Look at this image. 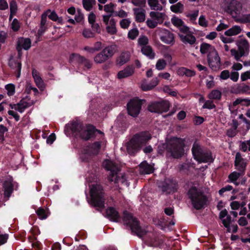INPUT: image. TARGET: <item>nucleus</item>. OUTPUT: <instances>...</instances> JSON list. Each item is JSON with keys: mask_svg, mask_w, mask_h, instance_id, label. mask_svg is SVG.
<instances>
[{"mask_svg": "<svg viewBox=\"0 0 250 250\" xmlns=\"http://www.w3.org/2000/svg\"><path fill=\"white\" fill-rule=\"evenodd\" d=\"M186 147L184 139L177 137H171L166 139L165 142L158 146V153H165L167 159H180L185 154Z\"/></svg>", "mask_w": 250, "mask_h": 250, "instance_id": "nucleus-1", "label": "nucleus"}, {"mask_svg": "<svg viewBox=\"0 0 250 250\" xmlns=\"http://www.w3.org/2000/svg\"><path fill=\"white\" fill-rule=\"evenodd\" d=\"M151 138V134L147 131H141L134 135L127 145L128 154L135 155Z\"/></svg>", "mask_w": 250, "mask_h": 250, "instance_id": "nucleus-2", "label": "nucleus"}, {"mask_svg": "<svg viewBox=\"0 0 250 250\" xmlns=\"http://www.w3.org/2000/svg\"><path fill=\"white\" fill-rule=\"evenodd\" d=\"M187 195L190 200L193 207L196 210H200L207 205V196L204 192L194 186H191L188 190Z\"/></svg>", "mask_w": 250, "mask_h": 250, "instance_id": "nucleus-3", "label": "nucleus"}, {"mask_svg": "<svg viewBox=\"0 0 250 250\" xmlns=\"http://www.w3.org/2000/svg\"><path fill=\"white\" fill-rule=\"evenodd\" d=\"M91 196L90 204L94 207L104 209L106 200L105 193L103 187L100 184H93L90 189Z\"/></svg>", "mask_w": 250, "mask_h": 250, "instance_id": "nucleus-4", "label": "nucleus"}, {"mask_svg": "<svg viewBox=\"0 0 250 250\" xmlns=\"http://www.w3.org/2000/svg\"><path fill=\"white\" fill-rule=\"evenodd\" d=\"M123 221L124 224L130 228L132 232L140 238L146 234L147 231L140 226L139 220L129 211H123Z\"/></svg>", "mask_w": 250, "mask_h": 250, "instance_id": "nucleus-5", "label": "nucleus"}, {"mask_svg": "<svg viewBox=\"0 0 250 250\" xmlns=\"http://www.w3.org/2000/svg\"><path fill=\"white\" fill-rule=\"evenodd\" d=\"M191 151L194 160L199 163H210L214 161L211 152L209 150H204L196 142L193 144Z\"/></svg>", "mask_w": 250, "mask_h": 250, "instance_id": "nucleus-6", "label": "nucleus"}, {"mask_svg": "<svg viewBox=\"0 0 250 250\" xmlns=\"http://www.w3.org/2000/svg\"><path fill=\"white\" fill-rule=\"evenodd\" d=\"M103 166L106 170L110 171V180L111 181H114L116 184L120 182L123 184L126 181L125 174L120 176L118 174L120 168L113 161L108 159L104 160L103 162Z\"/></svg>", "mask_w": 250, "mask_h": 250, "instance_id": "nucleus-7", "label": "nucleus"}, {"mask_svg": "<svg viewBox=\"0 0 250 250\" xmlns=\"http://www.w3.org/2000/svg\"><path fill=\"white\" fill-rule=\"evenodd\" d=\"M145 102V100L140 99L138 97L131 99L126 104L128 114L134 118L138 117Z\"/></svg>", "mask_w": 250, "mask_h": 250, "instance_id": "nucleus-8", "label": "nucleus"}, {"mask_svg": "<svg viewBox=\"0 0 250 250\" xmlns=\"http://www.w3.org/2000/svg\"><path fill=\"white\" fill-rule=\"evenodd\" d=\"M159 188L163 192L166 194H171L177 191L179 185L175 178L170 177L165 178Z\"/></svg>", "mask_w": 250, "mask_h": 250, "instance_id": "nucleus-9", "label": "nucleus"}, {"mask_svg": "<svg viewBox=\"0 0 250 250\" xmlns=\"http://www.w3.org/2000/svg\"><path fill=\"white\" fill-rule=\"evenodd\" d=\"M170 107V103L167 101L154 102L149 104L147 109L151 113H162L167 112Z\"/></svg>", "mask_w": 250, "mask_h": 250, "instance_id": "nucleus-10", "label": "nucleus"}, {"mask_svg": "<svg viewBox=\"0 0 250 250\" xmlns=\"http://www.w3.org/2000/svg\"><path fill=\"white\" fill-rule=\"evenodd\" d=\"M67 127L75 137L79 136L84 140L83 134H84L87 129V125L84 126L83 123L80 121H73L67 125Z\"/></svg>", "mask_w": 250, "mask_h": 250, "instance_id": "nucleus-11", "label": "nucleus"}, {"mask_svg": "<svg viewBox=\"0 0 250 250\" xmlns=\"http://www.w3.org/2000/svg\"><path fill=\"white\" fill-rule=\"evenodd\" d=\"M207 60L210 67L212 69H216L221 65L220 58L215 49H213L208 53Z\"/></svg>", "mask_w": 250, "mask_h": 250, "instance_id": "nucleus-12", "label": "nucleus"}, {"mask_svg": "<svg viewBox=\"0 0 250 250\" xmlns=\"http://www.w3.org/2000/svg\"><path fill=\"white\" fill-rule=\"evenodd\" d=\"M159 36L160 40L166 44L173 45L175 42L174 34L167 29H162Z\"/></svg>", "mask_w": 250, "mask_h": 250, "instance_id": "nucleus-13", "label": "nucleus"}, {"mask_svg": "<svg viewBox=\"0 0 250 250\" xmlns=\"http://www.w3.org/2000/svg\"><path fill=\"white\" fill-rule=\"evenodd\" d=\"M69 61L71 62L76 61L79 64H83L84 67L87 69H90L92 65V62L89 60L79 54L75 53H72L70 55Z\"/></svg>", "mask_w": 250, "mask_h": 250, "instance_id": "nucleus-14", "label": "nucleus"}, {"mask_svg": "<svg viewBox=\"0 0 250 250\" xmlns=\"http://www.w3.org/2000/svg\"><path fill=\"white\" fill-rule=\"evenodd\" d=\"M247 163L245 162L244 159L242 157L240 152H237L235 155L234 161V166L239 172L243 173V175L245 173Z\"/></svg>", "mask_w": 250, "mask_h": 250, "instance_id": "nucleus-15", "label": "nucleus"}, {"mask_svg": "<svg viewBox=\"0 0 250 250\" xmlns=\"http://www.w3.org/2000/svg\"><path fill=\"white\" fill-rule=\"evenodd\" d=\"M98 132L99 134H103V133L100 130L92 125H87V129L85 131L84 134H83V137L84 141H87L95 136V133Z\"/></svg>", "mask_w": 250, "mask_h": 250, "instance_id": "nucleus-16", "label": "nucleus"}, {"mask_svg": "<svg viewBox=\"0 0 250 250\" xmlns=\"http://www.w3.org/2000/svg\"><path fill=\"white\" fill-rule=\"evenodd\" d=\"M242 8V6L240 2L236 0H232L228 6V10L232 14L234 13L237 15L240 14Z\"/></svg>", "mask_w": 250, "mask_h": 250, "instance_id": "nucleus-17", "label": "nucleus"}, {"mask_svg": "<svg viewBox=\"0 0 250 250\" xmlns=\"http://www.w3.org/2000/svg\"><path fill=\"white\" fill-rule=\"evenodd\" d=\"M107 217L110 220L118 222L121 219V216L117 210L114 207H108L106 210Z\"/></svg>", "mask_w": 250, "mask_h": 250, "instance_id": "nucleus-18", "label": "nucleus"}, {"mask_svg": "<svg viewBox=\"0 0 250 250\" xmlns=\"http://www.w3.org/2000/svg\"><path fill=\"white\" fill-rule=\"evenodd\" d=\"M134 72V67L133 65H128L124 70L120 71L117 74V78L119 79L125 78L131 76Z\"/></svg>", "mask_w": 250, "mask_h": 250, "instance_id": "nucleus-19", "label": "nucleus"}, {"mask_svg": "<svg viewBox=\"0 0 250 250\" xmlns=\"http://www.w3.org/2000/svg\"><path fill=\"white\" fill-rule=\"evenodd\" d=\"M4 197L8 200L11 196L14 190V186L11 181H5L3 183Z\"/></svg>", "mask_w": 250, "mask_h": 250, "instance_id": "nucleus-20", "label": "nucleus"}, {"mask_svg": "<svg viewBox=\"0 0 250 250\" xmlns=\"http://www.w3.org/2000/svg\"><path fill=\"white\" fill-rule=\"evenodd\" d=\"M133 10L135 16V20L137 22H142L145 21L146 11L144 9L134 8Z\"/></svg>", "mask_w": 250, "mask_h": 250, "instance_id": "nucleus-21", "label": "nucleus"}, {"mask_svg": "<svg viewBox=\"0 0 250 250\" xmlns=\"http://www.w3.org/2000/svg\"><path fill=\"white\" fill-rule=\"evenodd\" d=\"M163 241L161 239L156 236H152L149 237L146 241L147 245L150 247H159L163 243Z\"/></svg>", "mask_w": 250, "mask_h": 250, "instance_id": "nucleus-22", "label": "nucleus"}, {"mask_svg": "<svg viewBox=\"0 0 250 250\" xmlns=\"http://www.w3.org/2000/svg\"><path fill=\"white\" fill-rule=\"evenodd\" d=\"M31 44V41L29 38H21L18 42L17 50L19 51V48H23L24 50H28Z\"/></svg>", "mask_w": 250, "mask_h": 250, "instance_id": "nucleus-23", "label": "nucleus"}, {"mask_svg": "<svg viewBox=\"0 0 250 250\" xmlns=\"http://www.w3.org/2000/svg\"><path fill=\"white\" fill-rule=\"evenodd\" d=\"M130 58V54L129 52H122L116 60L117 64L119 65H122L127 62L129 61Z\"/></svg>", "mask_w": 250, "mask_h": 250, "instance_id": "nucleus-24", "label": "nucleus"}, {"mask_svg": "<svg viewBox=\"0 0 250 250\" xmlns=\"http://www.w3.org/2000/svg\"><path fill=\"white\" fill-rule=\"evenodd\" d=\"M34 103H35L33 101L30 102H28L24 101V99H22L17 104L18 111L20 113H23L25 109L33 105Z\"/></svg>", "mask_w": 250, "mask_h": 250, "instance_id": "nucleus-25", "label": "nucleus"}, {"mask_svg": "<svg viewBox=\"0 0 250 250\" xmlns=\"http://www.w3.org/2000/svg\"><path fill=\"white\" fill-rule=\"evenodd\" d=\"M239 51L243 53L244 55L245 53L248 54L249 51V43L246 39L240 41L238 43Z\"/></svg>", "mask_w": 250, "mask_h": 250, "instance_id": "nucleus-26", "label": "nucleus"}, {"mask_svg": "<svg viewBox=\"0 0 250 250\" xmlns=\"http://www.w3.org/2000/svg\"><path fill=\"white\" fill-rule=\"evenodd\" d=\"M179 36L181 41L184 43H188L189 44L192 45L195 43L196 41L195 37L191 34H188L187 35L179 34Z\"/></svg>", "mask_w": 250, "mask_h": 250, "instance_id": "nucleus-27", "label": "nucleus"}, {"mask_svg": "<svg viewBox=\"0 0 250 250\" xmlns=\"http://www.w3.org/2000/svg\"><path fill=\"white\" fill-rule=\"evenodd\" d=\"M140 170L145 174H150L153 172V167L145 161L139 165Z\"/></svg>", "mask_w": 250, "mask_h": 250, "instance_id": "nucleus-28", "label": "nucleus"}, {"mask_svg": "<svg viewBox=\"0 0 250 250\" xmlns=\"http://www.w3.org/2000/svg\"><path fill=\"white\" fill-rule=\"evenodd\" d=\"M141 52L143 54L146 56L150 59H153L155 57V53L150 45L142 47Z\"/></svg>", "mask_w": 250, "mask_h": 250, "instance_id": "nucleus-29", "label": "nucleus"}, {"mask_svg": "<svg viewBox=\"0 0 250 250\" xmlns=\"http://www.w3.org/2000/svg\"><path fill=\"white\" fill-rule=\"evenodd\" d=\"M32 76L35 82L39 88L44 87V83L42 78L40 76L38 71L35 69L32 71Z\"/></svg>", "mask_w": 250, "mask_h": 250, "instance_id": "nucleus-30", "label": "nucleus"}, {"mask_svg": "<svg viewBox=\"0 0 250 250\" xmlns=\"http://www.w3.org/2000/svg\"><path fill=\"white\" fill-rule=\"evenodd\" d=\"M36 212L39 219L43 220L47 218L50 213L47 208H39L36 211Z\"/></svg>", "mask_w": 250, "mask_h": 250, "instance_id": "nucleus-31", "label": "nucleus"}, {"mask_svg": "<svg viewBox=\"0 0 250 250\" xmlns=\"http://www.w3.org/2000/svg\"><path fill=\"white\" fill-rule=\"evenodd\" d=\"M241 28L239 26L235 25L225 32V35L227 36H232L239 34L241 32Z\"/></svg>", "mask_w": 250, "mask_h": 250, "instance_id": "nucleus-32", "label": "nucleus"}, {"mask_svg": "<svg viewBox=\"0 0 250 250\" xmlns=\"http://www.w3.org/2000/svg\"><path fill=\"white\" fill-rule=\"evenodd\" d=\"M116 45L112 44L105 47L102 51L108 56V58L112 57L116 52Z\"/></svg>", "mask_w": 250, "mask_h": 250, "instance_id": "nucleus-33", "label": "nucleus"}, {"mask_svg": "<svg viewBox=\"0 0 250 250\" xmlns=\"http://www.w3.org/2000/svg\"><path fill=\"white\" fill-rule=\"evenodd\" d=\"M149 15L152 19L157 20L159 23H162L165 20L164 13L152 11L149 13Z\"/></svg>", "mask_w": 250, "mask_h": 250, "instance_id": "nucleus-34", "label": "nucleus"}, {"mask_svg": "<svg viewBox=\"0 0 250 250\" xmlns=\"http://www.w3.org/2000/svg\"><path fill=\"white\" fill-rule=\"evenodd\" d=\"M108 59V56L102 51L94 57V61L97 63H102Z\"/></svg>", "mask_w": 250, "mask_h": 250, "instance_id": "nucleus-35", "label": "nucleus"}, {"mask_svg": "<svg viewBox=\"0 0 250 250\" xmlns=\"http://www.w3.org/2000/svg\"><path fill=\"white\" fill-rule=\"evenodd\" d=\"M213 49L215 48L211 45L206 42H203L201 44L200 51L201 54H205L207 53H209L210 51L212 50Z\"/></svg>", "mask_w": 250, "mask_h": 250, "instance_id": "nucleus-36", "label": "nucleus"}, {"mask_svg": "<svg viewBox=\"0 0 250 250\" xmlns=\"http://www.w3.org/2000/svg\"><path fill=\"white\" fill-rule=\"evenodd\" d=\"M222 93L219 90H212L208 95L209 99L219 100L221 98Z\"/></svg>", "mask_w": 250, "mask_h": 250, "instance_id": "nucleus-37", "label": "nucleus"}, {"mask_svg": "<svg viewBox=\"0 0 250 250\" xmlns=\"http://www.w3.org/2000/svg\"><path fill=\"white\" fill-rule=\"evenodd\" d=\"M90 148L93 151L94 154H98L101 148V142L96 141L94 142L91 145Z\"/></svg>", "mask_w": 250, "mask_h": 250, "instance_id": "nucleus-38", "label": "nucleus"}, {"mask_svg": "<svg viewBox=\"0 0 250 250\" xmlns=\"http://www.w3.org/2000/svg\"><path fill=\"white\" fill-rule=\"evenodd\" d=\"M243 173L233 171L229 174L228 178L230 182H235L240 176H243Z\"/></svg>", "mask_w": 250, "mask_h": 250, "instance_id": "nucleus-39", "label": "nucleus"}, {"mask_svg": "<svg viewBox=\"0 0 250 250\" xmlns=\"http://www.w3.org/2000/svg\"><path fill=\"white\" fill-rule=\"evenodd\" d=\"M250 90V87L245 83H242L237 86L236 89V92L237 93H246L248 92Z\"/></svg>", "mask_w": 250, "mask_h": 250, "instance_id": "nucleus-40", "label": "nucleus"}, {"mask_svg": "<svg viewBox=\"0 0 250 250\" xmlns=\"http://www.w3.org/2000/svg\"><path fill=\"white\" fill-rule=\"evenodd\" d=\"M184 5L181 2H178L175 5L170 6V10L175 13H180L182 12Z\"/></svg>", "mask_w": 250, "mask_h": 250, "instance_id": "nucleus-41", "label": "nucleus"}, {"mask_svg": "<svg viewBox=\"0 0 250 250\" xmlns=\"http://www.w3.org/2000/svg\"><path fill=\"white\" fill-rule=\"evenodd\" d=\"M236 21L244 24L250 23V14L242 15V16L237 19Z\"/></svg>", "mask_w": 250, "mask_h": 250, "instance_id": "nucleus-42", "label": "nucleus"}, {"mask_svg": "<svg viewBox=\"0 0 250 250\" xmlns=\"http://www.w3.org/2000/svg\"><path fill=\"white\" fill-rule=\"evenodd\" d=\"M139 33V32L138 29L137 28H135L128 31L127 36L129 39L133 40H135L138 36Z\"/></svg>", "mask_w": 250, "mask_h": 250, "instance_id": "nucleus-43", "label": "nucleus"}, {"mask_svg": "<svg viewBox=\"0 0 250 250\" xmlns=\"http://www.w3.org/2000/svg\"><path fill=\"white\" fill-rule=\"evenodd\" d=\"M167 65L166 61L163 59H159L156 64V68L158 70L164 69Z\"/></svg>", "mask_w": 250, "mask_h": 250, "instance_id": "nucleus-44", "label": "nucleus"}, {"mask_svg": "<svg viewBox=\"0 0 250 250\" xmlns=\"http://www.w3.org/2000/svg\"><path fill=\"white\" fill-rule=\"evenodd\" d=\"M138 44L142 47L147 46L148 39L146 36L142 35L138 38Z\"/></svg>", "mask_w": 250, "mask_h": 250, "instance_id": "nucleus-45", "label": "nucleus"}, {"mask_svg": "<svg viewBox=\"0 0 250 250\" xmlns=\"http://www.w3.org/2000/svg\"><path fill=\"white\" fill-rule=\"evenodd\" d=\"M231 55L234 57L235 59L237 61H242L241 58L244 56V54L239 51V52L235 49L230 50Z\"/></svg>", "mask_w": 250, "mask_h": 250, "instance_id": "nucleus-46", "label": "nucleus"}, {"mask_svg": "<svg viewBox=\"0 0 250 250\" xmlns=\"http://www.w3.org/2000/svg\"><path fill=\"white\" fill-rule=\"evenodd\" d=\"M47 16L48 17L49 19L53 21H58L59 23H62V17L59 18L58 15L55 11L51 12L50 15H49L48 16L47 15Z\"/></svg>", "mask_w": 250, "mask_h": 250, "instance_id": "nucleus-47", "label": "nucleus"}, {"mask_svg": "<svg viewBox=\"0 0 250 250\" xmlns=\"http://www.w3.org/2000/svg\"><path fill=\"white\" fill-rule=\"evenodd\" d=\"M5 89L7 90V94L11 96L13 95L15 93V86L12 83H9L5 85Z\"/></svg>", "mask_w": 250, "mask_h": 250, "instance_id": "nucleus-48", "label": "nucleus"}, {"mask_svg": "<svg viewBox=\"0 0 250 250\" xmlns=\"http://www.w3.org/2000/svg\"><path fill=\"white\" fill-rule=\"evenodd\" d=\"M172 23L177 27H180L181 26L183 25L184 21L181 19L176 16H174L171 19Z\"/></svg>", "mask_w": 250, "mask_h": 250, "instance_id": "nucleus-49", "label": "nucleus"}, {"mask_svg": "<svg viewBox=\"0 0 250 250\" xmlns=\"http://www.w3.org/2000/svg\"><path fill=\"white\" fill-rule=\"evenodd\" d=\"M10 13L12 14H16L18 10L17 3L16 0H12L10 2Z\"/></svg>", "mask_w": 250, "mask_h": 250, "instance_id": "nucleus-50", "label": "nucleus"}, {"mask_svg": "<svg viewBox=\"0 0 250 250\" xmlns=\"http://www.w3.org/2000/svg\"><path fill=\"white\" fill-rule=\"evenodd\" d=\"M243 102H245L246 103L245 105L247 106L250 105V99L240 98H237L236 99L235 101L233 103V106H236L237 105L241 104V103Z\"/></svg>", "mask_w": 250, "mask_h": 250, "instance_id": "nucleus-51", "label": "nucleus"}, {"mask_svg": "<svg viewBox=\"0 0 250 250\" xmlns=\"http://www.w3.org/2000/svg\"><path fill=\"white\" fill-rule=\"evenodd\" d=\"M202 107L203 108H207L212 109L216 107V105L214 104L213 102L210 100L206 101Z\"/></svg>", "mask_w": 250, "mask_h": 250, "instance_id": "nucleus-52", "label": "nucleus"}, {"mask_svg": "<svg viewBox=\"0 0 250 250\" xmlns=\"http://www.w3.org/2000/svg\"><path fill=\"white\" fill-rule=\"evenodd\" d=\"M20 28V25L18 20L14 19L11 23V28L14 32L18 31Z\"/></svg>", "mask_w": 250, "mask_h": 250, "instance_id": "nucleus-53", "label": "nucleus"}, {"mask_svg": "<svg viewBox=\"0 0 250 250\" xmlns=\"http://www.w3.org/2000/svg\"><path fill=\"white\" fill-rule=\"evenodd\" d=\"M83 8L87 11H90L93 6L90 0H83Z\"/></svg>", "mask_w": 250, "mask_h": 250, "instance_id": "nucleus-54", "label": "nucleus"}, {"mask_svg": "<svg viewBox=\"0 0 250 250\" xmlns=\"http://www.w3.org/2000/svg\"><path fill=\"white\" fill-rule=\"evenodd\" d=\"M226 217V219H223L222 223L225 228H229V225H230L234 220H232L231 217L229 215H228Z\"/></svg>", "mask_w": 250, "mask_h": 250, "instance_id": "nucleus-55", "label": "nucleus"}, {"mask_svg": "<svg viewBox=\"0 0 250 250\" xmlns=\"http://www.w3.org/2000/svg\"><path fill=\"white\" fill-rule=\"evenodd\" d=\"M50 12V10H48L45 12H44L41 16V20L40 24L42 25H47V12Z\"/></svg>", "mask_w": 250, "mask_h": 250, "instance_id": "nucleus-56", "label": "nucleus"}, {"mask_svg": "<svg viewBox=\"0 0 250 250\" xmlns=\"http://www.w3.org/2000/svg\"><path fill=\"white\" fill-rule=\"evenodd\" d=\"M130 23V21L128 19H124L122 20L120 22V26L122 28L126 29L127 28Z\"/></svg>", "mask_w": 250, "mask_h": 250, "instance_id": "nucleus-57", "label": "nucleus"}, {"mask_svg": "<svg viewBox=\"0 0 250 250\" xmlns=\"http://www.w3.org/2000/svg\"><path fill=\"white\" fill-rule=\"evenodd\" d=\"M83 35L86 38H90L94 37V33L89 29H84L83 31Z\"/></svg>", "mask_w": 250, "mask_h": 250, "instance_id": "nucleus-58", "label": "nucleus"}, {"mask_svg": "<svg viewBox=\"0 0 250 250\" xmlns=\"http://www.w3.org/2000/svg\"><path fill=\"white\" fill-rule=\"evenodd\" d=\"M114 4L112 3H110L104 5V10L107 13H110L111 14L114 12Z\"/></svg>", "mask_w": 250, "mask_h": 250, "instance_id": "nucleus-59", "label": "nucleus"}, {"mask_svg": "<svg viewBox=\"0 0 250 250\" xmlns=\"http://www.w3.org/2000/svg\"><path fill=\"white\" fill-rule=\"evenodd\" d=\"M230 76V73L228 70H224L222 71L220 75V78L222 80H227Z\"/></svg>", "mask_w": 250, "mask_h": 250, "instance_id": "nucleus-60", "label": "nucleus"}, {"mask_svg": "<svg viewBox=\"0 0 250 250\" xmlns=\"http://www.w3.org/2000/svg\"><path fill=\"white\" fill-rule=\"evenodd\" d=\"M47 28L48 25H42V24H40V28L37 32L38 36H42L47 30Z\"/></svg>", "mask_w": 250, "mask_h": 250, "instance_id": "nucleus-61", "label": "nucleus"}, {"mask_svg": "<svg viewBox=\"0 0 250 250\" xmlns=\"http://www.w3.org/2000/svg\"><path fill=\"white\" fill-rule=\"evenodd\" d=\"M132 3L136 6H145L146 0H132Z\"/></svg>", "mask_w": 250, "mask_h": 250, "instance_id": "nucleus-62", "label": "nucleus"}, {"mask_svg": "<svg viewBox=\"0 0 250 250\" xmlns=\"http://www.w3.org/2000/svg\"><path fill=\"white\" fill-rule=\"evenodd\" d=\"M146 23L149 28L152 29L155 28L158 25V22L157 21L150 19H148L146 21Z\"/></svg>", "mask_w": 250, "mask_h": 250, "instance_id": "nucleus-63", "label": "nucleus"}, {"mask_svg": "<svg viewBox=\"0 0 250 250\" xmlns=\"http://www.w3.org/2000/svg\"><path fill=\"white\" fill-rule=\"evenodd\" d=\"M249 79H250V71H247L241 74V79L242 81H246Z\"/></svg>", "mask_w": 250, "mask_h": 250, "instance_id": "nucleus-64", "label": "nucleus"}]
</instances>
